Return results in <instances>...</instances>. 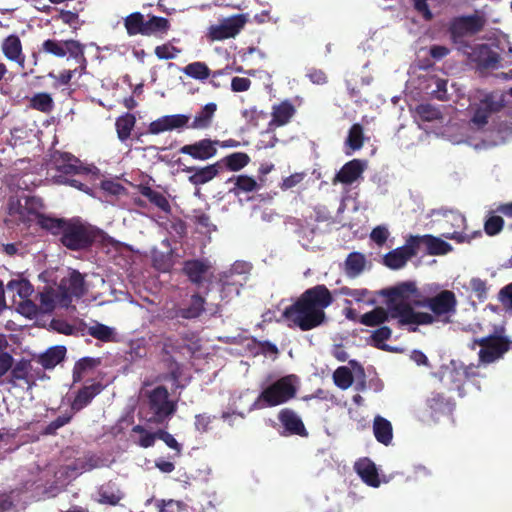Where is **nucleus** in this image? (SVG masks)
Here are the masks:
<instances>
[{"label": "nucleus", "mask_w": 512, "mask_h": 512, "mask_svg": "<svg viewBox=\"0 0 512 512\" xmlns=\"http://www.w3.org/2000/svg\"><path fill=\"white\" fill-rule=\"evenodd\" d=\"M416 117L423 122L442 121L443 114L439 107L429 103H421L415 108Z\"/></svg>", "instance_id": "nucleus-44"}, {"label": "nucleus", "mask_w": 512, "mask_h": 512, "mask_svg": "<svg viewBox=\"0 0 512 512\" xmlns=\"http://www.w3.org/2000/svg\"><path fill=\"white\" fill-rule=\"evenodd\" d=\"M2 247H3V251L7 255H10V256H13V255L23 256V255L29 253V251H30L29 245L26 243H23L22 241L17 242V243L4 244Z\"/></svg>", "instance_id": "nucleus-62"}, {"label": "nucleus", "mask_w": 512, "mask_h": 512, "mask_svg": "<svg viewBox=\"0 0 512 512\" xmlns=\"http://www.w3.org/2000/svg\"><path fill=\"white\" fill-rule=\"evenodd\" d=\"M40 202V199H37L34 196V208ZM68 219L65 218H57L51 215H46L44 213L36 212L34 210V224L39 226L42 230L54 235H62L64 226L66 225Z\"/></svg>", "instance_id": "nucleus-22"}, {"label": "nucleus", "mask_w": 512, "mask_h": 512, "mask_svg": "<svg viewBox=\"0 0 512 512\" xmlns=\"http://www.w3.org/2000/svg\"><path fill=\"white\" fill-rule=\"evenodd\" d=\"M416 293L418 290L412 282H403L395 287L382 290L381 294L386 297V308L378 306L364 313L360 317V323L368 327H376L390 319H395L398 327H407L410 332V321L407 320L406 315V299Z\"/></svg>", "instance_id": "nucleus-3"}, {"label": "nucleus", "mask_w": 512, "mask_h": 512, "mask_svg": "<svg viewBox=\"0 0 512 512\" xmlns=\"http://www.w3.org/2000/svg\"><path fill=\"white\" fill-rule=\"evenodd\" d=\"M426 405L430 411V416L436 417L450 411L452 403L450 399L446 398L443 394L434 392L427 399Z\"/></svg>", "instance_id": "nucleus-39"}, {"label": "nucleus", "mask_w": 512, "mask_h": 512, "mask_svg": "<svg viewBox=\"0 0 512 512\" xmlns=\"http://www.w3.org/2000/svg\"><path fill=\"white\" fill-rule=\"evenodd\" d=\"M190 117L185 114L165 115L148 125V133L158 135L172 130H180L188 126Z\"/></svg>", "instance_id": "nucleus-15"}, {"label": "nucleus", "mask_w": 512, "mask_h": 512, "mask_svg": "<svg viewBox=\"0 0 512 512\" xmlns=\"http://www.w3.org/2000/svg\"><path fill=\"white\" fill-rule=\"evenodd\" d=\"M31 362L30 360L19 361L12 369L11 381L14 386L22 389L29 390L31 387L30 373H31Z\"/></svg>", "instance_id": "nucleus-32"}, {"label": "nucleus", "mask_w": 512, "mask_h": 512, "mask_svg": "<svg viewBox=\"0 0 512 512\" xmlns=\"http://www.w3.org/2000/svg\"><path fill=\"white\" fill-rule=\"evenodd\" d=\"M73 414H64L58 416L55 420L50 422L45 429L43 430V434L45 435H56L57 430L68 424L72 420Z\"/></svg>", "instance_id": "nucleus-59"}, {"label": "nucleus", "mask_w": 512, "mask_h": 512, "mask_svg": "<svg viewBox=\"0 0 512 512\" xmlns=\"http://www.w3.org/2000/svg\"><path fill=\"white\" fill-rule=\"evenodd\" d=\"M2 50L5 56L13 61H16L20 66H23L24 58L21 52V43L18 37L9 36L2 44Z\"/></svg>", "instance_id": "nucleus-43"}, {"label": "nucleus", "mask_w": 512, "mask_h": 512, "mask_svg": "<svg viewBox=\"0 0 512 512\" xmlns=\"http://www.w3.org/2000/svg\"><path fill=\"white\" fill-rule=\"evenodd\" d=\"M292 377L291 375L281 377L265 387L252 404V408L275 407L295 398L297 388L292 382Z\"/></svg>", "instance_id": "nucleus-7"}, {"label": "nucleus", "mask_w": 512, "mask_h": 512, "mask_svg": "<svg viewBox=\"0 0 512 512\" xmlns=\"http://www.w3.org/2000/svg\"><path fill=\"white\" fill-rule=\"evenodd\" d=\"M355 470L360 478L371 487H378L380 485V479L378 470L374 462L368 458H364L355 463Z\"/></svg>", "instance_id": "nucleus-29"}, {"label": "nucleus", "mask_w": 512, "mask_h": 512, "mask_svg": "<svg viewBox=\"0 0 512 512\" xmlns=\"http://www.w3.org/2000/svg\"><path fill=\"white\" fill-rule=\"evenodd\" d=\"M503 107L501 102L495 101L493 96H486L475 109L472 117V122L479 127H482L488 123V119L491 114L498 112Z\"/></svg>", "instance_id": "nucleus-24"}, {"label": "nucleus", "mask_w": 512, "mask_h": 512, "mask_svg": "<svg viewBox=\"0 0 512 512\" xmlns=\"http://www.w3.org/2000/svg\"><path fill=\"white\" fill-rule=\"evenodd\" d=\"M182 72L193 79L204 81L211 75V70L206 63L196 61L186 65Z\"/></svg>", "instance_id": "nucleus-48"}, {"label": "nucleus", "mask_w": 512, "mask_h": 512, "mask_svg": "<svg viewBox=\"0 0 512 512\" xmlns=\"http://www.w3.org/2000/svg\"><path fill=\"white\" fill-rule=\"evenodd\" d=\"M171 28L169 19L161 16L148 15L145 19L143 36H155L162 38Z\"/></svg>", "instance_id": "nucleus-31"}, {"label": "nucleus", "mask_w": 512, "mask_h": 512, "mask_svg": "<svg viewBox=\"0 0 512 512\" xmlns=\"http://www.w3.org/2000/svg\"><path fill=\"white\" fill-rule=\"evenodd\" d=\"M295 112V107L287 100L278 105H274L271 124L275 126H283L290 121Z\"/></svg>", "instance_id": "nucleus-37"}, {"label": "nucleus", "mask_w": 512, "mask_h": 512, "mask_svg": "<svg viewBox=\"0 0 512 512\" xmlns=\"http://www.w3.org/2000/svg\"><path fill=\"white\" fill-rule=\"evenodd\" d=\"M464 370V363L451 360L442 373L441 381L449 390L462 391L467 381V372Z\"/></svg>", "instance_id": "nucleus-16"}, {"label": "nucleus", "mask_w": 512, "mask_h": 512, "mask_svg": "<svg viewBox=\"0 0 512 512\" xmlns=\"http://www.w3.org/2000/svg\"><path fill=\"white\" fill-rule=\"evenodd\" d=\"M104 386L100 383H93L88 386H83L78 390L73 402L71 403V410L79 412L86 406H88L93 398L101 393Z\"/></svg>", "instance_id": "nucleus-26"}, {"label": "nucleus", "mask_w": 512, "mask_h": 512, "mask_svg": "<svg viewBox=\"0 0 512 512\" xmlns=\"http://www.w3.org/2000/svg\"><path fill=\"white\" fill-rule=\"evenodd\" d=\"M154 53L160 60H170L174 59L177 56V54L180 53V49L171 45L170 43H165L156 46Z\"/></svg>", "instance_id": "nucleus-57"}, {"label": "nucleus", "mask_w": 512, "mask_h": 512, "mask_svg": "<svg viewBox=\"0 0 512 512\" xmlns=\"http://www.w3.org/2000/svg\"><path fill=\"white\" fill-rule=\"evenodd\" d=\"M39 307L34 303V326L46 327V321H43L45 313H51L56 302L59 303V290H55L51 286H46L42 292L39 293Z\"/></svg>", "instance_id": "nucleus-13"}, {"label": "nucleus", "mask_w": 512, "mask_h": 512, "mask_svg": "<svg viewBox=\"0 0 512 512\" xmlns=\"http://www.w3.org/2000/svg\"><path fill=\"white\" fill-rule=\"evenodd\" d=\"M425 235H409L403 245L404 249L413 258L418 251L424 246Z\"/></svg>", "instance_id": "nucleus-56"}, {"label": "nucleus", "mask_w": 512, "mask_h": 512, "mask_svg": "<svg viewBox=\"0 0 512 512\" xmlns=\"http://www.w3.org/2000/svg\"><path fill=\"white\" fill-rule=\"evenodd\" d=\"M211 267L208 259H189L184 261L182 271L191 283L199 287L203 284Z\"/></svg>", "instance_id": "nucleus-19"}, {"label": "nucleus", "mask_w": 512, "mask_h": 512, "mask_svg": "<svg viewBox=\"0 0 512 512\" xmlns=\"http://www.w3.org/2000/svg\"><path fill=\"white\" fill-rule=\"evenodd\" d=\"M82 170L80 160L68 152L54 151L49 155V158H42L41 162L34 165V174L42 176L45 171V179H53L56 183V178L59 175L70 176L79 174Z\"/></svg>", "instance_id": "nucleus-6"}, {"label": "nucleus", "mask_w": 512, "mask_h": 512, "mask_svg": "<svg viewBox=\"0 0 512 512\" xmlns=\"http://www.w3.org/2000/svg\"><path fill=\"white\" fill-rule=\"evenodd\" d=\"M177 411V403L169 398L165 386H157L146 393L145 421L155 425H167Z\"/></svg>", "instance_id": "nucleus-4"}, {"label": "nucleus", "mask_w": 512, "mask_h": 512, "mask_svg": "<svg viewBox=\"0 0 512 512\" xmlns=\"http://www.w3.org/2000/svg\"><path fill=\"white\" fill-rule=\"evenodd\" d=\"M333 302L330 290L324 284H318L305 290L293 304L284 309L282 316L289 322L290 328L309 331L326 322L325 309Z\"/></svg>", "instance_id": "nucleus-1"}, {"label": "nucleus", "mask_w": 512, "mask_h": 512, "mask_svg": "<svg viewBox=\"0 0 512 512\" xmlns=\"http://www.w3.org/2000/svg\"><path fill=\"white\" fill-rule=\"evenodd\" d=\"M365 170V162L360 159H353L345 163L336 174L334 182L346 185L355 182Z\"/></svg>", "instance_id": "nucleus-25"}, {"label": "nucleus", "mask_w": 512, "mask_h": 512, "mask_svg": "<svg viewBox=\"0 0 512 512\" xmlns=\"http://www.w3.org/2000/svg\"><path fill=\"white\" fill-rule=\"evenodd\" d=\"M48 329L63 335H84L86 324L81 321L78 326L70 324L64 319L52 318L49 321Z\"/></svg>", "instance_id": "nucleus-35"}, {"label": "nucleus", "mask_w": 512, "mask_h": 512, "mask_svg": "<svg viewBox=\"0 0 512 512\" xmlns=\"http://www.w3.org/2000/svg\"><path fill=\"white\" fill-rule=\"evenodd\" d=\"M58 290L59 304L67 308L74 297L81 298L86 293L84 277L79 271L73 270L68 277L60 281Z\"/></svg>", "instance_id": "nucleus-11"}, {"label": "nucleus", "mask_w": 512, "mask_h": 512, "mask_svg": "<svg viewBox=\"0 0 512 512\" xmlns=\"http://www.w3.org/2000/svg\"><path fill=\"white\" fill-rule=\"evenodd\" d=\"M140 193L142 196L147 198L153 205L161 209L163 212H171L170 203L161 192L156 191L149 186H142L140 188Z\"/></svg>", "instance_id": "nucleus-45"}, {"label": "nucleus", "mask_w": 512, "mask_h": 512, "mask_svg": "<svg viewBox=\"0 0 512 512\" xmlns=\"http://www.w3.org/2000/svg\"><path fill=\"white\" fill-rule=\"evenodd\" d=\"M471 61L480 69L496 68L500 62V55L487 44H479L472 48Z\"/></svg>", "instance_id": "nucleus-20"}, {"label": "nucleus", "mask_w": 512, "mask_h": 512, "mask_svg": "<svg viewBox=\"0 0 512 512\" xmlns=\"http://www.w3.org/2000/svg\"><path fill=\"white\" fill-rule=\"evenodd\" d=\"M411 258L409 253L401 246L388 252L383 258V263L390 269L398 270L403 268Z\"/></svg>", "instance_id": "nucleus-38"}, {"label": "nucleus", "mask_w": 512, "mask_h": 512, "mask_svg": "<svg viewBox=\"0 0 512 512\" xmlns=\"http://www.w3.org/2000/svg\"><path fill=\"white\" fill-rule=\"evenodd\" d=\"M424 246L429 255H446L453 249L450 243L430 234L425 235Z\"/></svg>", "instance_id": "nucleus-41"}, {"label": "nucleus", "mask_w": 512, "mask_h": 512, "mask_svg": "<svg viewBox=\"0 0 512 512\" xmlns=\"http://www.w3.org/2000/svg\"><path fill=\"white\" fill-rule=\"evenodd\" d=\"M81 45L82 43L73 39L63 41L48 39L44 41L42 47L45 52L57 57H64L67 54L70 57H76L81 56Z\"/></svg>", "instance_id": "nucleus-18"}, {"label": "nucleus", "mask_w": 512, "mask_h": 512, "mask_svg": "<svg viewBox=\"0 0 512 512\" xmlns=\"http://www.w3.org/2000/svg\"><path fill=\"white\" fill-rule=\"evenodd\" d=\"M9 212L11 216L26 223L32 217V201L28 194L23 193L10 202Z\"/></svg>", "instance_id": "nucleus-27"}, {"label": "nucleus", "mask_w": 512, "mask_h": 512, "mask_svg": "<svg viewBox=\"0 0 512 512\" xmlns=\"http://www.w3.org/2000/svg\"><path fill=\"white\" fill-rule=\"evenodd\" d=\"M100 365V359L92 357H83L79 359L73 367L74 382L80 381L86 371L92 370Z\"/></svg>", "instance_id": "nucleus-49"}, {"label": "nucleus", "mask_w": 512, "mask_h": 512, "mask_svg": "<svg viewBox=\"0 0 512 512\" xmlns=\"http://www.w3.org/2000/svg\"><path fill=\"white\" fill-rule=\"evenodd\" d=\"M247 23L245 14H235L224 18L219 24L208 28L207 38L210 41H222L236 37Z\"/></svg>", "instance_id": "nucleus-10"}, {"label": "nucleus", "mask_w": 512, "mask_h": 512, "mask_svg": "<svg viewBox=\"0 0 512 512\" xmlns=\"http://www.w3.org/2000/svg\"><path fill=\"white\" fill-rule=\"evenodd\" d=\"M504 223L501 216L491 214L484 222V231L488 236H496L503 230Z\"/></svg>", "instance_id": "nucleus-54"}, {"label": "nucleus", "mask_w": 512, "mask_h": 512, "mask_svg": "<svg viewBox=\"0 0 512 512\" xmlns=\"http://www.w3.org/2000/svg\"><path fill=\"white\" fill-rule=\"evenodd\" d=\"M340 295L348 296L353 298L356 302L364 301L365 298L370 294V292L365 288L360 289H352L347 286L341 287L338 290Z\"/></svg>", "instance_id": "nucleus-61"}, {"label": "nucleus", "mask_w": 512, "mask_h": 512, "mask_svg": "<svg viewBox=\"0 0 512 512\" xmlns=\"http://www.w3.org/2000/svg\"><path fill=\"white\" fill-rule=\"evenodd\" d=\"M132 433H137L140 435L137 444L142 448H149L155 444L156 439H158V430L155 432H149L142 425H135L132 427Z\"/></svg>", "instance_id": "nucleus-51"}, {"label": "nucleus", "mask_w": 512, "mask_h": 512, "mask_svg": "<svg viewBox=\"0 0 512 512\" xmlns=\"http://www.w3.org/2000/svg\"><path fill=\"white\" fill-rule=\"evenodd\" d=\"M98 237V230L79 217L67 220L60 237L61 244L71 251L89 249Z\"/></svg>", "instance_id": "nucleus-5"}, {"label": "nucleus", "mask_w": 512, "mask_h": 512, "mask_svg": "<svg viewBox=\"0 0 512 512\" xmlns=\"http://www.w3.org/2000/svg\"><path fill=\"white\" fill-rule=\"evenodd\" d=\"M470 287L480 301L487 298V283L485 280L472 278L470 280Z\"/></svg>", "instance_id": "nucleus-63"}, {"label": "nucleus", "mask_w": 512, "mask_h": 512, "mask_svg": "<svg viewBox=\"0 0 512 512\" xmlns=\"http://www.w3.org/2000/svg\"><path fill=\"white\" fill-rule=\"evenodd\" d=\"M278 420L289 435H298L301 437L308 436V432L302 419L294 410L290 408L280 410L278 413Z\"/></svg>", "instance_id": "nucleus-23"}, {"label": "nucleus", "mask_w": 512, "mask_h": 512, "mask_svg": "<svg viewBox=\"0 0 512 512\" xmlns=\"http://www.w3.org/2000/svg\"><path fill=\"white\" fill-rule=\"evenodd\" d=\"M98 502L100 504H106L111 506H116L119 504L120 500L123 498V494L117 490L113 491L107 487H101L98 492Z\"/></svg>", "instance_id": "nucleus-53"}, {"label": "nucleus", "mask_w": 512, "mask_h": 512, "mask_svg": "<svg viewBox=\"0 0 512 512\" xmlns=\"http://www.w3.org/2000/svg\"><path fill=\"white\" fill-rule=\"evenodd\" d=\"M250 156L245 152H234L222 159L218 160L220 170L223 172L225 169L232 172H237L247 166L250 162Z\"/></svg>", "instance_id": "nucleus-34"}, {"label": "nucleus", "mask_w": 512, "mask_h": 512, "mask_svg": "<svg viewBox=\"0 0 512 512\" xmlns=\"http://www.w3.org/2000/svg\"><path fill=\"white\" fill-rule=\"evenodd\" d=\"M135 124L136 117L131 113H125L116 119L115 127L117 136L121 142H125L130 138Z\"/></svg>", "instance_id": "nucleus-42"}, {"label": "nucleus", "mask_w": 512, "mask_h": 512, "mask_svg": "<svg viewBox=\"0 0 512 512\" xmlns=\"http://www.w3.org/2000/svg\"><path fill=\"white\" fill-rule=\"evenodd\" d=\"M218 142L204 138L192 144H186L179 149V153L189 155L195 160L207 161L217 154Z\"/></svg>", "instance_id": "nucleus-14"}, {"label": "nucleus", "mask_w": 512, "mask_h": 512, "mask_svg": "<svg viewBox=\"0 0 512 512\" xmlns=\"http://www.w3.org/2000/svg\"><path fill=\"white\" fill-rule=\"evenodd\" d=\"M205 303V298L199 293H195L191 296L190 304L187 307H180L169 311L167 318H182L186 320L196 319L205 311Z\"/></svg>", "instance_id": "nucleus-21"}, {"label": "nucleus", "mask_w": 512, "mask_h": 512, "mask_svg": "<svg viewBox=\"0 0 512 512\" xmlns=\"http://www.w3.org/2000/svg\"><path fill=\"white\" fill-rule=\"evenodd\" d=\"M392 335V330L388 326H380L371 334V340L375 347L379 349H386L385 341L389 340Z\"/></svg>", "instance_id": "nucleus-55"}, {"label": "nucleus", "mask_w": 512, "mask_h": 512, "mask_svg": "<svg viewBox=\"0 0 512 512\" xmlns=\"http://www.w3.org/2000/svg\"><path fill=\"white\" fill-rule=\"evenodd\" d=\"M87 334L101 342H113L116 338L115 329L105 324L95 322L87 329Z\"/></svg>", "instance_id": "nucleus-47"}, {"label": "nucleus", "mask_w": 512, "mask_h": 512, "mask_svg": "<svg viewBox=\"0 0 512 512\" xmlns=\"http://www.w3.org/2000/svg\"><path fill=\"white\" fill-rule=\"evenodd\" d=\"M66 353L67 349L65 346H52L37 357V362L44 369H54L59 363L64 361Z\"/></svg>", "instance_id": "nucleus-30"}, {"label": "nucleus", "mask_w": 512, "mask_h": 512, "mask_svg": "<svg viewBox=\"0 0 512 512\" xmlns=\"http://www.w3.org/2000/svg\"><path fill=\"white\" fill-rule=\"evenodd\" d=\"M217 111V105L214 102L207 103L201 108L199 112L194 116L193 121L186 128L195 130H204L211 126L215 112Z\"/></svg>", "instance_id": "nucleus-33"}, {"label": "nucleus", "mask_w": 512, "mask_h": 512, "mask_svg": "<svg viewBox=\"0 0 512 512\" xmlns=\"http://www.w3.org/2000/svg\"><path fill=\"white\" fill-rule=\"evenodd\" d=\"M182 171L190 174L188 181L196 187L210 182L221 173L217 161L204 167L186 166Z\"/></svg>", "instance_id": "nucleus-17"}, {"label": "nucleus", "mask_w": 512, "mask_h": 512, "mask_svg": "<svg viewBox=\"0 0 512 512\" xmlns=\"http://www.w3.org/2000/svg\"><path fill=\"white\" fill-rule=\"evenodd\" d=\"M7 291L12 294V307L20 315L32 318V286L28 279L19 277L7 284Z\"/></svg>", "instance_id": "nucleus-9"}, {"label": "nucleus", "mask_w": 512, "mask_h": 512, "mask_svg": "<svg viewBox=\"0 0 512 512\" xmlns=\"http://www.w3.org/2000/svg\"><path fill=\"white\" fill-rule=\"evenodd\" d=\"M55 19L61 20L64 24L69 25L73 30H77L80 26L79 15L69 10H61Z\"/></svg>", "instance_id": "nucleus-60"}, {"label": "nucleus", "mask_w": 512, "mask_h": 512, "mask_svg": "<svg viewBox=\"0 0 512 512\" xmlns=\"http://www.w3.org/2000/svg\"><path fill=\"white\" fill-rule=\"evenodd\" d=\"M158 439L162 440L169 448L175 450L178 455L181 454L182 446L177 442L174 436L166 430H158Z\"/></svg>", "instance_id": "nucleus-64"}, {"label": "nucleus", "mask_w": 512, "mask_h": 512, "mask_svg": "<svg viewBox=\"0 0 512 512\" xmlns=\"http://www.w3.org/2000/svg\"><path fill=\"white\" fill-rule=\"evenodd\" d=\"M373 433H374L376 440L385 446H388L392 442V439H393L392 425L387 419H385L381 416H377L374 419Z\"/></svg>", "instance_id": "nucleus-36"}, {"label": "nucleus", "mask_w": 512, "mask_h": 512, "mask_svg": "<svg viewBox=\"0 0 512 512\" xmlns=\"http://www.w3.org/2000/svg\"><path fill=\"white\" fill-rule=\"evenodd\" d=\"M505 328H496L493 334L479 338L481 349L478 353L480 364H490L503 357L510 350L512 342L504 335Z\"/></svg>", "instance_id": "nucleus-8"}, {"label": "nucleus", "mask_w": 512, "mask_h": 512, "mask_svg": "<svg viewBox=\"0 0 512 512\" xmlns=\"http://www.w3.org/2000/svg\"><path fill=\"white\" fill-rule=\"evenodd\" d=\"M145 17L141 12H133L124 18V27L129 36L144 34Z\"/></svg>", "instance_id": "nucleus-46"}, {"label": "nucleus", "mask_w": 512, "mask_h": 512, "mask_svg": "<svg viewBox=\"0 0 512 512\" xmlns=\"http://www.w3.org/2000/svg\"><path fill=\"white\" fill-rule=\"evenodd\" d=\"M227 182L233 183V187L230 188L229 192L236 197L242 193L258 191L261 188V185L252 176L246 174L234 175Z\"/></svg>", "instance_id": "nucleus-28"}, {"label": "nucleus", "mask_w": 512, "mask_h": 512, "mask_svg": "<svg viewBox=\"0 0 512 512\" xmlns=\"http://www.w3.org/2000/svg\"><path fill=\"white\" fill-rule=\"evenodd\" d=\"M485 19L478 14L460 16L454 18L449 27V32L454 41L480 32L485 26Z\"/></svg>", "instance_id": "nucleus-12"}, {"label": "nucleus", "mask_w": 512, "mask_h": 512, "mask_svg": "<svg viewBox=\"0 0 512 512\" xmlns=\"http://www.w3.org/2000/svg\"><path fill=\"white\" fill-rule=\"evenodd\" d=\"M53 106L54 102L50 94L38 93L34 95V109L42 112H50Z\"/></svg>", "instance_id": "nucleus-58"}, {"label": "nucleus", "mask_w": 512, "mask_h": 512, "mask_svg": "<svg viewBox=\"0 0 512 512\" xmlns=\"http://www.w3.org/2000/svg\"><path fill=\"white\" fill-rule=\"evenodd\" d=\"M406 304L410 332H417L419 326L432 325L435 322L451 323L457 311L458 300L453 291L444 289L433 296L412 300L408 297Z\"/></svg>", "instance_id": "nucleus-2"}, {"label": "nucleus", "mask_w": 512, "mask_h": 512, "mask_svg": "<svg viewBox=\"0 0 512 512\" xmlns=\"http://www.w3.org/2000/svg\"><path fill=\"white\" fill-rule=\"evenodd\" d=\"M333 380L340 389H348L353 383V374L346 366L338 367L333 373Z\"/></svg>", "instance_id": "nucleus-52"}, {"label": "nucleus", "mask_w": 512, "mask_h": 512, "mask_svg": "<svg viewBox=\"0 0 512 512\" xmlns=\"http://www.w3.org/2000/svg\"><path fill=\"white\" fill-rule=\"evenodd\" d=\"M364 142L363 127L359 123H355L351 126L346 139V145L349 146L353 151L362 148Z\"/></svg>", "instance_id": "nucleus-50"}, {"label": "nucleus", "mask_w": 512, "mask_h": 512, "mask_svg": "<svg viewBox=\"0 0 512 512\" xmlns=\"http://www.w3.org/2000/svg\"><path fill=\"white\" fill-rule=\"evenodd\" d=\"M366 259L360 252H351L345 260V273L350 278L359 276L365 269Z\"/></svg>", "instance_id": "nucleus-40"}]
</instances>
